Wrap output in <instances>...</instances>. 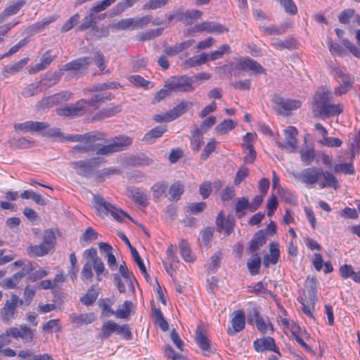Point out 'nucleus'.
<instances>
[{"label":"nucleus","instance_id":"f257e3e1","mask_svg":"<svg viewBox=\"0 0 360 360\" xmlns=\"http://www.w3.org/2000/svg\"><path fill=\"white\" fill-rule=\"evenodd\" d=\"M50 136L58 137L61 142H77L72 152L89 153L96 151L97 155H108L127 149L133 142V139L127 136H118L107 145L98 147L96 141L103 140L105 136L100 132H88L84 134H64L58 129H51L46 132Z\"/></svg>","mask_w":360,"mask_h":360},{"label":"nucleus","instance_id":"f03ea898","mask_svg":"<svg viewBox=\"0 0 360 360\" xmlns=\"http://www.w3.org/2000/svg\"><path fill=\"white\" fill-rule=\"evenodd\" d=\"M333 99V93L327 86L319 87L314 93L311 103L314 116L328 118L342 113L343 105L340 103H331Z\"/></svg>","mask_w":360,"mask_h":360},{"label":"nucleus","instance_id":"7ed1b4c3","mask_svg":"<svg viewBox=\"0 0 360 360\" xmlns=\"http://www.w3.org/2000/svg\"><path fill=\"white\" fill-rule=\"evenodd\" d=\"M84 255L86 259V262L81 271L82 281H86L91 280L94 275L92 267L95 271L96 280L98 281H101L102 275L107 276L108 271H105V265L102 259L98 257L97 251L95 248H92L85 250Z\"/></svg>","mask_w":360,"mask_h":360},{"label":"nucleus","instance_id":"20e7f679","mask_svg":"<svg viewBox=\"0 0 360 360\" xmlns=\"http://www.w3.org/2000/svg\"><path fill=\"white\" fill-rule=\"evenodd\" d=\"M94 200L100 215H107L110 212L111 216L118 221H122L124 217H127L131 221L135 222L127 213L122 210L117 209L112 204L107 202L102 195H95Z\"/></svg>","mask_w":360,"mask_h":360},{"label":"nucleus","instance_id":"39448f33","mask_svg":"<svg viewBox=\"0 0 360 360\" xmlns=\"http://www.w3.org/2000/svg\"><path fill=\"white\" fill-rule=\"evenodd\" d=\"M305 287L307 289V295H305V298H299V301L302 305V309L303 312L309 317L314 318L311 309L314 307L317 301L316 279L314 278L311 279L308 278Z\"/></svg>","mask_w":360,"mask_h":360},{"label":"nucleus","instance_id":"423d86ee","mask_svg":"<svg viewBox=\"0 0 360 360\" xmlns=\"http://www.w3.org/2000/svg\"><path fill=\"white\" fill-rule=\"evenodd\" d=\"M101 331V337L103 339L108 338L112 333L120 335L127 340L132 339V333L128 324L119 325L112 320H108L102 325Z\"/></svg>","mask_w":360,"mask_h":360},{"label":"nucleus","instance_id":"0eeeda50","mask_svg":"<svg viewBox=\"0 0 360 360\" xmlns=\"http://www.w3.org/2000/svg\"><path fill=\"white\" fill-rule=\"evenodd\" d=\"M100 158H94L88 160H80L70 163L77 175L85 178L94 176L95 168L100 165Z\"/></svg>","mask_w":360,"mask_h":360},{"label":"nucleus","instance_id":"6e6552de","mask_svg":"<svg viewBox=\"0 0 360 360\" xmlns=\"http://www.w3.org/2000/svg\"><path fill=\"white\" fill-rule=\"evenodd\" d=\"M193 77L187 75L172 77L167 82V86L173 91H179L183 93L191 92L195 89L192 84Z\"/></svg>","mask_w":360,"mask_h":360},{"label":"nucleus","instance_id":"1a4fd4ad","mask_svg":"<svg viewBox=\"0 0 360 360\" xmlns=\"http://www.w3.org/2000/svg\"><path fill=\"white\" fill-rule=\"evenodd\" d=\"M22 304V300L18 298L16 295H12L11 299L6 301L4 306L0 310L2 321L8 323L14 319L17 307L21 306Z\"/></svg>","mask_w":360,"mask_h":360},{"label":"nucleus","instance_id":"9d476101","mask_svg":"<svg viewBox=\"0 0 360 360\" xmlns=\"http://www.w3.org/2000/svg\"><path fill=\"white\" fill-rule=\"evenodd\" d=\"M295 178L305 184H319V180L322 177V169L317 167H308L303 169L301 172L294 174Z\"/></svg>","mask_w":360,"mask_h":360},{"label":"nucleus","instance_id":"9b49d317","mask_svg":"<svg viewBox=\"0 0 360 360\" xmlns=\"http://www.w3.org/2000/svg\"><path fill=\"white\" fill-rule=\"evenodd\" d=\"M235 69L236 70L233 72V75L235 77L240 76V70H251L257 74H263L265 72V70L259 63L249 57L244 58L243 60L237 62L235 64Z\"/></svg>","mask_w":360,"mask_h":360},{"label":"nucleus","instance_id":"f8f14e48","mask_svg":"<svg viewBox=\"0 0 360 360\" xmlns=\"http://www.w3.org/2000/svg\"><path fill=\"white\" fill-rule=\"evenodd\" d=\"M34 266L31 262H27L22 269L13 274L11 277L7 278L4 280V286L7 289L15 288L20 281L32 271H33Z\"/></svg>","mask_w":360,"mask_h":360},{"label":"nucleus","instance_id":"ddd939ff","mask_svg":"<svg viewBox=\"0 0 360 360\" xmlns=\"http://www.w3.org/2000/svg\"><path fill=\"white\" fill-rule=\"evenodd\" d=\"M8 330L11 338H21L25 343L32 342L34 338V330L26 325H21L19 328L11 327Z\"/></svg>","mask_w":360,"mask_h":360},{"label":"nucleus","instance_id":"4468645a","mask_svg":"<svg viewBox=\"0 0 360 360\" xmlns=\"http://www.w3.org/2000/svg\"><path fill=\"white\" fill-rule=\"evenodd\" d=\"M335 73L340 86L335 88V94L338 96H341L348 92L352 88L353 82L351 80L350 75L342 70H337Z\"/></svg>","mask_w":360,"mask_h":360},{"label":"nucleus","instance_id":"2eb2a0df","mask_svg":"<svg viewBox=\"0 0 360 360\" xmlns=\"http://www.w3.org/2000/svg\"><path fill=\"white\" fill-rule=\"evenodd\" d=\"M49 124L44 122L27 121L23 123L15 124L14 127L16 131H22L25 132H39L46 130Z\"/></svg>","mask_w":360,"mask_h":360},{"label":"nucleus","instance_id":"dca6fc26","mask_svg":"<svg viewBox=\"0 0 360 360\" xmlns=\"http://www.w3.org/2000/svg\"><path fill=\"white\" fill-rule=\"evenodd\" d=\"M193 30L198 32H207L208 33H214L217 34L227 32L229 28L224 27L220 23L214 22H202L200 24L194 26Z\"/></svg>","mask_w":360,"mask_h":360},{"label":"nucleus","instance_id":"f3484780","mask_svg":"<svg viewBox=\"0 0 360 360\" xmlns=\"http://www.w3.org/2000/svg\"><path fill=\"white\" fill-rule=\"evenodd\" d=\"M216 224L217 231L221 232V231H224L225 234L229 236L233 231L235 220L229 216L225 218L224 212L221 211L217 217Z\"/></svg>","mask_w":360,"mask_h":360},{"label":"nucleus","instance_id":"a211bd4d","mask_svg":"<svg viewBox=\"0 0 360 360\" xmlns=\"http://www.w3.org/2000/svg\"><path fill=\"white\" fill-rule=\"evenodd\" d=\"M253 345L255 349L258 352L270 350L280 354L278 348L275 343V340L271 337L257 339L254 341Z\"/></svg>","mask_w":360,"mask_h":360},{"label":"nucleus","instance_id":"6ab92c4d","mask_svg":"<svg viewBox=\"0 0 360 360\" xmlns=\"http://www.w3.org/2000/svg\"><path fill=\"white\" fill-rule=\"evenodd\" d=\"M71 96L72 93L69 91L58 93L43 98L40 101V105L43 108H49L53 105L68 101L71 98Z\"/></svg>","mask_w":360,"mask_h":360},{"label":"nucleus","instance_id":"aec40b11","mask_svg":"<svg viewBox=\"0 0 360 360\" xmlns=\"http://www.w3.org/2000/svg\"><path fill=\"white\" fill-rule=\"evenodd\" d=\"M297 135V130L294 127H289L287 129L285 130V139L286 141V144H283L282 143H278V146L281 148H290V152H293L295 150L297 146V140L296 139V136Z\"/></svg>","mask_w":360,"mask_h":360},{"label":"nucleus","instance_id":"412c9836","mask_svg":"<svg viewBox=\"0 0 360 360\" xmlns=\"http://www.w3.org/2000/svg\"><path fill=\"white\" fill-rule=\"evenodd\" d=\"M245 325V319L244 312L241 311H236L233 312V316L231 319L232 328H228V333L231 335H235L236 333L241 331Z\"/></svg>","mask_w":360,"mask_h":360},{"label":"nucleus","instance_id":"4be33fe9","mask_svg":"<svg viewBox=\"0 0 360 360\" xmlns=\"http://www.w3.org/2000/svg\"><path fill=\"white\" fill-rule=\"evenodd\" d=\"M195 340L196 344L199 346L201 350L205 352H211V345L208 338L205 334V329L202 326H198L195 330Z\"/></svg>","mask_w":360,"mask_h":360},{"label":"nucleus","instance_id":"5701e85b","mask_svg":"<svg viewBox=\"0 0 360 360\" xmlns=\"http://www.w3.org/2000/svg\"><path fill=\"white\" fill-rule=\"evenodd\" d=\"M127 193L128 196L139 205L143 207L148 205L147 194L141 188L129 187L127 188Z\"/></svg>","mask_w":360,"mask_h":360},{"label":"nucleus","instance_id":"b1692460","mask_svg":"<svg viewBox=\"0 0 360 360\" xmlns=\"http://www.w3.org/2000/svg\"><path fill=\"white\" fill-rule=\"evenodd\" d=\"M272 101L284 110H295L301 105V102L298 100L285 99L278 95H274Z\"/></svg>","mask_w":360,"mask_h":360},{"label":"nucleus","instance_id":"393cba45","mask_svg":"<svg viewBox=\"0 0 360 360\" xmlns=\"http://www.w3.org/2000/svg\"><path fill=\"white\" fill-rule=\"evenodd\" d=\"M70 321L76 327H80L83 325H88L96 320L95 314L93 312L76 314H72L70 316Z\"/></svg>","mask_w":360,"mask_h":360},{"label":"nucleus","instance_id":"a878e982","mask_svg":"<svg viewBox=\"0 0 360 360\" xmlns=\"http://www.w3.org/2000/svg\"><path fill=\"white\" fill-rule=\"evenodd\" d=\"M91 60L89 57H82L77 58L71 62H69L63 66L62 70H72L77 71L83 68H86L91 63Z\"/></svg>","mask_w":360,"mask_h":360},{"label":"nucleus","instance_id":"bb28decb","mask_svg":"<svg viewBox=\"0 0 360 360\" xmlns=\"http://www.w3.org/2000/svg\"><path fill=\"white\" fill-rule=\"evenodd\" d=\"M266 230H260L257 232L252 239L250 242L249 249L252 252L255 253L260 247L264 245L266 242Z\"/></svg>","mask_w":360,"mask_h":360},{"label":"nucleus","instance_id":"cd10ccee","mask_svg":"<svg viewBox=\"0 0 360 360\" xmlns=\"http://www.w3.org/2000/svg\"><path fill=\"white\" fill-rule=\"evenodd\" d=\"M25 4L24 0H20L7 6L0 14V24L4 22L7 18L16 14Z\"/></svg>","mask_w":360,"mask_h":360},{"label":"nucleus","instance_id":"c85d7f7f","mask_svg":"<svg viewBox=\"0 0 360 360\" xmlns=\"http://www.w3.org/2000/svg\"><path fill=\"white\" fill-rule=\"evenodd\" d=\"M84 101H79L75 105L60 109L59 115L65 117L79 116L84 110Z\"/></svg>","mask_w":360,"mask_h":360},{"label":"nucleus","instance_id":"c756f323","mask_svg":"<svg viewBox=\"0 0 360 360\" xmlns=\"http://www.w3.org/2000/svg\"><path fill=\"white\" fill-rule=\"evenodd\" d=\"M20 360H53L49 354H35L32 349H22L18 354Z\"/></svg>","mask_w":360,"mask_h":360},{"label":"nucleus","instance_id":"7c9ffc66","mask_svg":"<svg viewBox=\"0 0 360 360\" xmlns=\"http://www.w3.org/2000/svg\"><path fill=\"white\" fill-rule=\"evenodd\" d=\"M167 131L165 126H157L148 131L143 136L142 141L147 144L153 143L158 139L160 138Z\"/></svg>","mask_w":360,"mask_h":360},{"label":"nucleus","instance_id":"2f4dec72","mask_svg":"<svg viewBox=\"0 0 360 360\" xmlns=\"http://www.w3.org/2000/svg\"><path fill=\"white\" fill-rule=\"evenodd\" d=\"M56 55H51V51H46L41 57L40 63L35 64L30 70L32 73H36L46 69L51 63L56 58Z\"/></svg>","mask_w":360,"mask_h":360},{"label":"nucleus","instance_id":"473e14b6","mask_svg":"<svg viewBox=\"0 0 360 360\" xmlns=\"http://www.w3.org/2000/svg\"><path fill=\"white\" fill-rule=\"evenodd\" d=\"M202 13L198 10L186 11V12L179 14L176 16L177 20L182 21L186 25H190L194 22L200 18Z\"/></svg>","mask_w":360,"mask_h":360},{"label":"nucleus","instance_id":"72a5a7b5","mask_svg":"<svg viewBox=\"0 0 360 360\" xmlns=\"http://www.w3.org/2000/svg\"><path fill=\"white\" fill-rule=\"evenodd\" d=\"M193 103L189 101H182L176 105L172 110L168 111L170 120H174L175 119L184 114L189 108H192Z\"/></svg>","mask_w":360,"mask_h":360},{"label":"nucleus","instance_id":"f704fd0d","mask_svg":"<svg viewBox=\"0 0 360 360\" xmlns=\"http://www.w3.org/2000/svg\"><path fill=\"white\" fill-rule=\"evenodd\" d=\"M208 55L206 53H202L199 55L189 58L184 62V66L186 69L200 65L205 63L208 59Z\"/></svg>","mask_w":360,"mask_h":360},{"label":"nucleus","instance_id":"c9c22d12","mask_svg":"<svg viewBox=\"0 0 360 360\" xmlns=\"http://www.w3.org/2000/svg\"><path fill=\"white\" fill-rule=\"evenodd\" d=\"M61 78V74L60 72H54L50 75L46 76L41 82L40 91H45L48 88L56 84Z\"/></svg>","mask_w":360,"mask_h":360},{"label":"nucleus","instance_id":"e433bc0d","mask_svg":"<svg viewBox=\"0 0 360 360\" xmlns=\"http://www.w3.org/2000/svg\"><path fill=\"white\" fill-rule=\"evenodd\" d=\"M140 0H122L117 3L112 9L111 15H119L127 8L132 7L136 2Z\"/></svg>","mask_w":360,"mask_h":360},{"label":"nucleus","instance_id":"4c0bfd02","mask_svg":"<svg viewBox=\"0 0 360 360\" xmlns=\"http://www.w3.org/2000/svg\"><path fill=\"white\" fill-rule=\"evenodd\" d=\"M184 192V185L181 181L174 183L169 189V199L172 201H177Z\"/></svg>","mask_w":360,"mask_h":360},{"label":"nucleus","instance_id":"58836bf2","mask_svg":"<svg viewBox=\"0 0 360 360\" xmlns=\"http://www.w3.org/2000/svg\"><path fill=\"white\" fill-rule=\"evenodd\" d=\"M270 252H271V257L269 255H266L264 257V265L267 267L269 266V263H271L273 264H275L277 263L278 257H279V249H278V245L277 243H271L270 244Z\"/></svg>","mask_w":360,"mask_h":360},{"label":"nucleus","instance_id":"ea45409f","mask_svg":"<svg viewBox=\"0 0 360 360\" xmlns=\"http://www.w3.org/2000/svg\"><path fill=\"white\" fill-rule=\"evenodd\" d=\"M120 174V170L115 167L104 168L99 171H96L94 177L100 181H104L106 178H109L112 175H117Z\"/></svg>","mask_w":360,"mask_h":360},{"label":"nucleus","instance_id":"a19ab883","mask_svg":"<svg viewBox=\"0 0 360 360\" xmlns=\"http://www.w3.org/2000/svg\"><path fill=\"white\" fill-rule=\"evenodd\" d=\"M250 210V202L247 198H240L237 199L235 207L236 214L238 218L240 219L245 214V210Z\"/></svg>","mask_w":360,"mask_h":360},{"label":"nucleus","instance_id":"79ce46f5","mask_svg":"<svg viewBox=\"0 0 360 360\" xmlns=\"http://www.w3.org/2000/svg\"><path fill=\"white\" fill-rule=\"evenodd\" d=\"M322 176L324 178L326 182H319V185L321 188L328 186L338 189L339 186L338 181L333 174L329 172H323L322 170Z\"/></svg>","mask_w":360,"mask_h":360},{"label":"nucleus","instance_id":"37998d69","mask_svg":"<svg viewBox=\"0 0 360 360\" xmlns=\"http://www.w3.org/2000/svg\"><path fill=\"white\" fill-rule=\"evenodd\" d=\"M50 250L46 247V245L41 243L39 245H30L27 248V252L30 255L34 257H42L47 255Z\"/></svg>","mask_w":360,"mask_h":360},{"label":"nucleus","instance_id":"c03bdc74","mask_svg":"<svg viewBox=\"0 0 360 360\" xmlns=\"http://www.w3.org/2000/svg\"><path fill=\"white\" fill-rule=\"evenodd\" d=\"M261 265V259L258 253H253L250 259L247 262V266L252 275H256L259 273Z\"/></svg>","mask_w":360,"mask_h":360},{"label":"nucleus","instance_id":"a18cd8bd","mask_svg":"<svg viewBox=\"0 0 360 360\" xmlns=\"http://www.w3.org/2000/svg\"><path fill=\"white\" fill-rule=\"evenodd\" d=\"M56 243V237L54 231L52 229H46L44 231L42 243L51 250L53 248Z\"/></svg>","mask_w":360,"mask_h":360},{"label":"nucleus","instance_id":"49530a36","mask_svg":"<svg viewBox=\"0 0 360 360\" xmlns=\"http://www.w3.org/2000/svg\"><path fill=\"white\" fill-rule=\"evenodd\" d=\"M133 304L131 301H125L115 312V316L119 319H127L131 313Z\"/></svg>","mask_w":360,"mask_h":360},{"label":"nucleus","instance_id":"de8ad7c7","mask_svg":"<svg viewBox=\"0 0 360 360\" xmlns=\"http://www.w3.org/2000/svg\"><path fill=\"white\" fill-rule=\"evenodd\" d=\"M119 271L122 277L125 279L129 286H134V282L136 279L133 274L128 269L126 263L123 262L119 266Z\"/></svg>","mask_w":360,"mask_h":360},{"label":"nucleus","instance_id":"09e8293b","mask_svg":"<svg viewBox=\"0 0 360 360\" xmlns=\"http://www.w3.org/2000/svg\"><path fill=\"white\" fill-rule=\"evenodd\" d=\"M167 189V184L164 181H158L151 187L153 196L155 199L159 200L165 193Z\"/></svg>","mask_w":360,"mask_h":360},{"label":"nucleus","instance_id":"8fccbe9b","mask_svg":"<svg viewBox=\"0 0 360 360\" xmlns=\"http://www.w3.org/2000/svg\"><path fill=\"white\" fill-rule=\"evenodd\" d=\"M133 18L122 19L117 22L112 23L110 25L112 30L120 31L126 30H133L132 26Z\"/></svg>","mask_w":360,"mask_h":360},{"label":"nucleus","instance_id":"3c124183","mask_svg":"<svg viewBox=\"0 0 360 360\" xmlns=\"http://www.w3.org/2000/svg\"><path fill=\"white\" fill-rule=\"evenodd\" d=\"M153 316L155 318V323L158 325L163 331L169 330L167 321L165 319L163 314L160 309H154Z\"/></svg>","mask_w":360,"mask_h":360},{"label":"nucleus","instance_id":"603ef678","mask_svg":"<svg viewBox=\"0 0 360 360\" xmlns=\"http://www.w3.org/2000/svg\"><path fill=\"white\" fill-rule=\"evenodd\" d=\"M202 133L198 131L194 130L192 132L191 138V148L195 151H198L201 146L204 143Z\"/></svg>","mask_w":360,"mask_h":360},{"label":"nucleus","instance_id":"864d4df0","mask_svg":"<svg viewBox=\"0 0 360 360\" xmlns=\"http://www.w3.org/2000/svg\"><path fill=\"white\" fill-rule=\"evenodd\" d=\"M179 247L181 255L182 256L186 262H193L194 259H193V257L191 254L190 248H189L188 243H187V241L182 239L179 244Z\"/></svg>","mask_w":360,"mask_h":360},{"label":"nucleus","instance_id":"5fc2aeb1","mask_svg":"<svg viewBox=\"0 0 360 360\" xmlns=\"http://www.w3.org/2000/svg\"><path fill=\"white\" fill-rule=\"evenodd\" d=\"M28 60V58H25L11 65L6 66L5 68V72L10 75H13L20 72L27 63Z\"/></svg>","mask_w":360,"mask_h":360},{"label":"nucleus","instance_id":"6e6d98bb","mask_svg":"<svg viewBox=\"0 0 360 360\" xmlns=\"http://www.w3.org/2000/svg\"><path fill=\"white\" fill-rule=\"evenodd\" d=\"M98 293L97 291L91 288L87 292L80 298V301L86 306L91 305L94 303L98 297Z\"/></svg>","mask_w":360,"mask_h":360},{"label":"nucleus","instance_id":"4d7b16f0","mask_svg":"<svg viewBox=\"0 0 360 360\" xmlns=\"http://www.w3.org/2000/svg\"><path fill=\"white\" fill-rule=\"evenodd\" d=\"M132 257L134 260V262L138 265L141 272L142 274H143L144 277L147 281H148L149 275L147 273L146 268L143 262L142 259L141 258L138 251L136 248H133L132 251L131 252Z\"/></svg>","mask_w":360,"mask_h":360},{"label":"nucleus","instance_id":"13d9d810","mask_svg":"<svg viewBox=\"0 0 360 360\" xmlns=\"http://www.w3.org/2000/svg\"><path fill=\"white\" fill-rule=\"evenodd\" d=\"M40 82L38 84H30L24 89L22 94L24 97L29 98L41 92L42 91H40Z\"/></svg>","mask_w":360,"mask_h":360},{"label":"nucleus","instance_id":"bf43d9fd","mask_svg":"<svg viewBox=\"0 0 360 360\" xmlns=\"http://www.w3.org/2000/svg\"><path fill=\"white\" fill-rule=\"evenodd\" d=\"M117 0H103L90 8L91 14L100 13L111 6Z\"/></svg>","mask_w":360,"mask_h":360},{"label":"nucleus","instance_id":"052dcab7","mask_svg":"<svg viewBox=\"0 0 360 360\" xmlns=\"http://www.w3.org/2000/svg\"><path fill=\"white\" fill-rule=\"evenodd\" d=\"M169 0H149L143 6V10H155L165 6Z\"/></svg>","mask_w":360,"mask_h":360},{"label":"nucleus","instance_id":"680f3d73","mask_svg":"<svg viewBox=\"0 0 360 360\" xmlns=\"http://www.w3.org/2000/svg\"><path fill=\"white\" fill-rule=\"evenodd\" d=\"M301 160L304 162V165H310L315 158V152L313 149H308L306 150H302L300 151Z\"/></svg>","mask_w":360,"mask_h":360},{"label":"nucleus","instance_id":"e2e57ef3","mask_svg":"<svg viewBox=\"0 0 360 360\" xmlns=\"http://www.w3.org/2000/svg\"><path fill=\"white\" fill-rule=\"evenodd\" d=\"M93 15L90 12L89 15L83 19L82 23L79 27V30L84 31L90 27L94 29L96 27V22L94 20Z\"/></svg>","mask_w":360,"mask_h":360},{"label":"nucleus","instance_id":"0e129e2a","mask_svg":"<svg viewBox=\"0 0 360 360\" xmlns=\"http://www.w3.org/2000/svg\"><path fill=\"white\" fill-rule=\"evenodd\" d=\"M235 127V124L232 120H225L221 123H220L217 127L216 129L221 134H226L230 130L233 129Z\"/></svg>","mask_w":360,"mask_h":360},{"label":"nucleus","instance_id":"69168bd1","mask_svg":"<svg viewBox=\"0 0 360 360\" xmlns=\"http://www.w3.org/2000/svg\"><path fill=\"white\" fill-rule=\"evenodd\" d=\"M261 30L267 35H279L285 32V28L283 27H276L274 25L263 26Z\"/></svg>","mask_w":360,"mask_h":360},{"label":"nucleus","instance_id":"338daca9","mask_svg":"<svg viewBox=\"0 0 360 360\" xmlns=\"http://www.w3.org/2000/svg\"><path fill=\"white\" fill-rule=\"evenodd\" d=\"M79 18H80V16L78 13L73 15L62 26L61 32H68L69 30H70L72 28L74 27V26H75L78 23Z\"/></svg>","mask_w":360,"mask_h":360},{"label":"nucleus","instance_id":"774afa93","mask_svg":"<svg viewBox=\"0 0 360 360\" xmlns=\"http://www.w3.org/2000/svg\"><path fill=\"white\" fill-rule=\"evenodd\" d=\"M121 110L120 105H115L104 108L99 112L100 117L101 119L107 118L115 115Z\"/></svg>","mask_w":360,"mask_h":360}]
</instances>
